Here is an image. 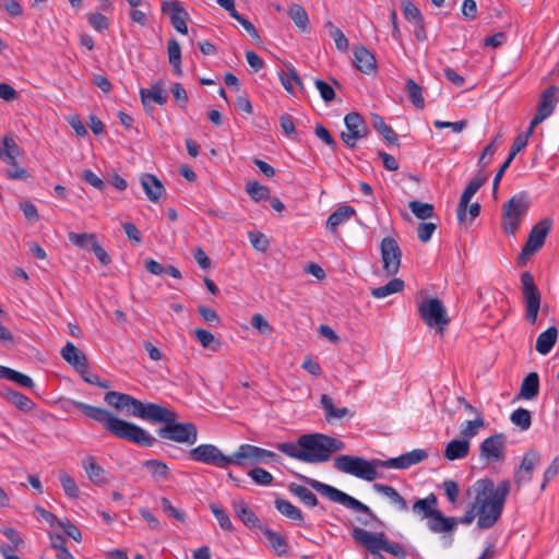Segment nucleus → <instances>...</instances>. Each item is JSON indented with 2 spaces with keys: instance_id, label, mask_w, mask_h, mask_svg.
<instances>
[{
  "instance_id": "40",
  "label": "nucleus",
  "mask_w": 559,
  "mask_h": 559,
  "mask_svg": "<svg viewBox=\"0 0 559 559\" xmlns=\"http://www.w3.org/2000/svg\"><path fill=\"white\" fill-rule=\"evenodd\" d=\"M3 396L22 412L27 413L35 407V403L29 397L13 389H7Z\"/></svg>"
},
{
  "instance_id": "61",
  "label": "nucleus",
  "mask_w": 559,
  "mask_h": 559,
  "mask_svg": "<svg viewBox=\"0 0 559 559\" xmlns=\"http://www.w3.org/2000/svg\"><path fill=\"white\" fill-rule=\"evenodd\" d=\"M559 474V454L551 461L549 466L546 468L543 481L540 485V490L544 491L546 489L547 484L552 480Z\"/></svg>"
},
{
  "instance_id": "32",
  "label": "nucleus",
  "mask_w": 559,
  "mask_h": 559,
  "mask_svg": "<svg viewBox=\"0 0 559 559\" xmlns=\"http://www.w3.org/2000/svg\"><path fill=\"white\" fill-rule=\"evenodd\" d=\"M373 489L377 492L384 495L390 500V502L397 508L399 511H408L409 507L407 501L392 486L376 483L373 484Z\"/></svg>"
},
{
  "instance_id": "16",
  "label": "nucleus",
  "mask_w": 559,
  "mask_h": 559,
  "mask_svg": "<svg viewBox=\"0 0 559 559\" xmlns=\"http://www.w3.org/2000/svg\"><path fill=\"white\" fill-rule=\"evenodd\" d=\"M162 12L166 14L173 27L180 34H188L187 21L189 13L178 0L165 1L162 4Z\"/></svg>"
},
{
  "instance_id": "31",
  "label": "nucleus",
  "mask_w": 559,
  "mask_h": 559,
  "mask_svg": "<svg viewBox=\"0 0 559 559\" xmlns=\"http://www.w3.org/2000/svg\"><path fill=\"white\" fill-rule=\"evenodd\" d=\"M274 506L282 515L294 521L298 525L304 524L305 519L301 510L298 507L294 506L288 500H285L283 498H276L274 500Z\"/></svg>"
},
{
  "instance_id": "25",
  "label": "nucleus",
  "mask_w": 559,
  "mask_h": 559,
  "mask_svg": "<svg viewBox=\"0 0 559 559\" xmlns=\"http://www.w3.org/2000/svg\"><path fill=\"white\" fill-rule=\"evenodd\" d=\"M540 462V454L535 450H528L525 452L519 472L515 475V481L521 483L522 480H531L532 472Z\"/></svg>"
},
{
  "instance_id": "2",
  "label": "nucleus",
  "mask_w": 559,
  "mask_h": 559,
  "mask_svg": "<svg viewBox=\"0 0 559 559\" xmlns=\"http://www.w3.org/2000/svg\"><path fill=\"white\" fill-rule=\"evenodd\" d=\"M73 405L86 417L102 424L104 429L115 437L147 448L153 447L156 442V439L141 426L118 418L105 408L83 402H73Z\"/></svg>"
},
{
  "instance_id": "49",
  "label": "nucleus",
  "mask_w": 559,
  "mask_h": 559,
  "mask_svg": "<svg viewBox=\"0 0 559 559\" xmlns=\"http://www.w3.org/2000/svg\"><path fill=\"white\" fill-rule=\"evenodd\" d=\"M408 207L419 219H427L435 216V207L430 203H424L417 200L411 201Z\"/></svg>"
},
{
  "instance_id": "14",
  "label": "nucleus",
  "mask_w": 559,
  "mask_h": 559,
  "mask_svg": "<svg viewBox=\"0 0 559 559\" xmlns=\"http://www.w3.org/2000/svg\"><path fill=\"white\" fill-rule=\"evenodd\" d=\"M383 270L386 275H395L401 266L402 251L397 241L392 237H384L380 245Z\"/></svg>"
},
{
  "instance_id": "36",
  "label": "nucleus",
  "mask_w": 559,
  "mask_h": 559,
  "mask_svg": "<svg viewBox=\"0 0 559 559\" xmlns=\"http://www.w3.org/2000/svg\"><path fill=\"white\" fill-rule=\"evenodd\" d=\"M469 452V442L468 440H452L450 441L444 449V457L449 461L460 460L467 456Z\"/></svg>"
},
{
  "instance_id": "53",
  "label": "nucleus",
  "mask_w": 559,
  "mask_h": 559,
  "mask_svg": "<svg viewBox=\"0 0 559 559\" xmlns=\"http://www.w3.org/2000/svg\"><path fill=\"white\" fill-rule=\"evenodd\" d=\"M325 27L329 28V35L335 41L336 48L341 51H346L348 49V39L344 33L338 27L334 26L331 21L325 23Z\"/></svg>"
},
{
  "instance_id": "20",
  "label": "nucleus",
  "mask_w": 559,
  "mask_h": 559,
  "mask_svg": "<svg viewBox=\"0 0 559 559\" xmlns=\"http://www.w3.org/2000/svg\"><path fill=\"white\" fill-rule=\"evenodd\" d=\"M428 456L427 452L423 449H415L413 451L401 454L397 457H392L389 460H383V463H380L382 467L385 468H395V469H406L413 465H416Z\"/></svg>"
},
{
  "instance_id": "42",
  "label": "nucleus",
  "mask_w": 559,
  "mask_h": 559,
  "mask_svg": "<svg viewBox=\"0 0 559 559\" xmlns=\"http://www.w3.org/2000/svg\"><path fill=\"white\" fill-rule=\"evenodd\" d=\"M0 378L8 379L24 388H33L34 381L27 374L0 365Z\"/></svg>"
},
{
  "instance_id": "48",
  "label": "nucleus",
  "mask_w": 559,
  "mask_h": 559,
  "mask_svg": "<svg viewBox=\"0 0 559 559\" xmlns=\"http://www.w3.org/2000/svg\"><path fill=\"white\" fill-rule=\"evenodd\" d=\"M486 421L483 417V415L476 416L474 420H465L461 425V436L464 438V440L471 439L475 437L478 433V430L483 427H485Z\"/></svg>"
},
{
  "instance_id": "55",
  "label": "nucleus",
  "mask_w": 559,
  "mask_h": 559,
  "mask_svg": "<svg viewBox=\"0 0 559 559\" xmlns=\"http://www.w3.org/2000/svg\"><path fill=\"white\" fill-rule=\"evenodd\" d=\"M511 421L522 430H527L532 425L531 412L525 408L515 409L510 417Z\"/></svg>"
},
{
  "instance_id": "62",
  "label": "nucleus",
  "mask_w": 559,
  "mask_h": 559,
  "mask_svg": "<svg viewBox=\"0 0 559 559\" xmlns=\"http://www.w3.org/2000/svg\"><path fill=\"white\" fill-rule=\"evenodd\" d=\"M160 506H162L163 511L168 516L174 518L175 520H177L179 522H185V520H186L185 513L181 510L174 507L168 498L163 497L160 499Z\"/></svg>"
},
{
  "instance_id": "29",
  "label": "nucleus",
  "mask_w": 559,
  "mask_h": 559,
  "mask_svg": "<svg viewBox=\"0 0 559 559\" xmlns=\"http://www.w3.org/2000/svg\"><path fill=\"white\" fill-rule=\"evenodd\" d=\"M371 126L377 130L388 145L400 146L399 135L385 123L384 119L378 114H371Z\"/></svg>"
},
{
  "instance_id": "21",
  "label": "nucleus",
  "mask_w": 559,
  "mask_h": 559,
  "mask_svg": "<svg viewBox=\"0 0 559 559\" xmlns=\"http://www.w3.org/2000/svg\"><path fill=\"white\" fill-rule=\"evenodd\" d=\"M231 506L235 514L243 523L245 526L249 528L263 527L260 525V519L258 515L249 508L245 500L235 499L233 500Z\"/></svg>"
},
{
  "instance_id": "23",
  "label": "nucleus",
  "mask_w": 559,
  "mask_h": 559,
  "mask_svg": "<svg viewBox=\"0 0 559 559\" xmlns=\"http://www.w3.org/2000/svg\"><path fill=\"white\" fill-rule=\"evenodd\" d=\"M82 466L93 484L102 486L108 483L107 472L95 461L94 456L86 455L82 460Z\"/></svg>"
},
{
  "instance_id": "7",
  "label": "nucleus",
  "mask_w": 559,
  "mask_h": 559,
  "mask_svg": "<svg viewBox=\"0 0 559 559\" xmlns=\"http://www.w3.org/2000/svg\"><path fill=\"white\" fill-rule=\"evenodd\" d=\"M104 401L117 411H126L128 415L147 420L150 408H154L156 403H143L134 396L117 391H109L105 394Z\"/></svg>"
},
{
  "instance_id": "5",
  "label": "nucleus",
  "mask_w": 559,
  "mask_h": 559,
  "mask_svg": "<svg viewBox=\"0 0 559 559\" xmlns=\"http://www.w3.org/2000/svg\"><path fill=\"white\" fill-rule=\"evenodd\" d=\"M380 463H383V460L373 459L369 461L360 456L344 454L334 460L333 466L338 472L353 475L366 481H373L379 477L377 468L382 467Z\"/></svg>"
},
{
  "instance_id": "44",
  "label": "nucleus",
  "mask_w": 559,
  "mask_h": 559,
  "mask_svg": "<svg viewBox=\"0 0 559 559\" xmlns=\"http://www.w3.org/2000/svg\"><path fill=\"white\" fill-rule=\"evenodd\" d=\"M477 191L478 189L476 188V185H473L472 182H469L464 189L456 210L459 223H463L466 219L469 201Z\"/></svg>"
},
{
  "instance_id": "30",
  "label": "nucleus",
  "mask_w": 559,
  "mask_h": 559,
  "mask_svg": "<svg viewBox=\"0 0 559 559\" xmlns=\"http://www.w3.org/2000/svg\"><path fill=\"white\" fill-rule=\"evenodd\" d=\"M140 96L144 107H147L150 102L165 105L168 99L167 92L163 90L160 82L153 84L151 88H141Z\"/></svg>"
},
{
  "instance_id": "9",
  "label": "nucleus",
  "mask_w": 559,
  "mask_h": 559,
  "mask_svg": "<svg viewBox=\"0 0 559 559\" xmlns=\"http://www.w3.org/2000/svg\"><path fill=\"white\" fill-rule=\"evenodd\" d=\"M298 444L302 449V462L316 464L329 461L324 433H304L298 438Z\"/></svg>"
},
{
  "instance_id": "27",
  "label": "nucleus",
  "mask_w": 559,
  "mask_h": 559,
  "mask_svg": "<svg viewBox=\"0 0 559 559\" xmlns=\"http://www.w3.org/2000/svg\"><path fill=\"white\" fill-rule=\"evenodd\" d=\"M427 527L435 534L452 533L456 528L453 516H445L440 510L427 521Z\"/></svg>"
},
{
  "instance_id": "51",
  "label": "nucleus",
  "mask_w": 559,
  "mask_h": 559,
  "mask_svg": "<svg viewBox=\"0 0 559 559\" xmlns=\"http://www.w3.org/2000/svg\"><path fill=\"white\" fill-rule=\"evenodd\" d=\"M68 238L74 246L86 250H90V248L93 247V243L97 242L95 234H78L71 231L69 233Z\"/></svg>"
},
{
  "instance_id": "45",
  "label": "nucleus",
  "mask_w": 559,
  "mask_h": 559,
  "mask_svg": "<svg viewBox=\"0 0 559 559\" xmlns=\"http://www.w3.org/2000/svg\"><path fill=\"white\" fill-rule=\"evenodd\" d=\"M405 92L416 108L423 109L425 107V99L423 97V87L413 79H407L405 82Z\"/></svg>"
},
{
  "instance_id": "43",
  "label": "nucleus",
  "mask_w": 559,
  "mask_h": 559,
  "mask_svg": "<svg viewBox=\"0 0 559 559\" xmlns=\"http://www.w3.org/2000/svg\"><path fill=\"white\" fill-rule=\"evenodd\" d=\"M404 288V281L401 278H392L385 285L379 286L371 289V295L377 298L381 299L384 297H388L392 294L400 293Z\"/></svg>"
},
{
  "instance_id": "56",
  "label": "nucleus",
  "mask_w": 559,
  "mask_h": 559,
  "mask_svg": "<svg viewBox=\"0 0 559 559\" xmlns=\"http://www.w3.org/2000/svg\"><path fill=\"white\" fill-rule=\"evenodd\" d=\"M210 509L212 513L214 514L215 519L217 520L219 526L222 530L231 532L234 530V525L229 519V515L226 513V511L218 504L211 503Z\"/></svg>"
},
{
  "instance_id": "8",
  "label": "nucleus",
  "mask_w": 559,
  "mask_h": 559,
  "mask_svg": "<svg viewBox=\"0 0 559 559\" xmlns=\"http://www.w3.org/2000/svg\"><path fill=\"white\" fill-rule=\"evenodd\" d=\"M418 313L429 328H436L443 333L450 323L447 309L441 299L437 297L426 298L418 305Z\"/></svg>"
},
{
  "instance_id": "12",
  "label": "nucleus",
  "mask_w": 559,
  "mask_h": 559,
  "mask_svg": "<svg viewBox=\"0 0 559 559\" xmlns=\"http://www.w3.org/2000/svg\"><path fill=\"white\" fill-rule=\"evenodd\" d=\"M522 293L525 304V318L531 324H535L540 309V293L530 272L521 274Z\"/></svg>"
},
{
  "instance_id": "22",
  "label": "nucleus",
  "mask_w": 559,
  "mask_h": 559,
  "mask_svg": "<svg viewBox=\"0 0 559 559\" xmlns=\"http://www.w3.org/2000/svg\"><path fill=\"white\" fill-rule=\"evenodd\" d=\"M354 63L362 73L371 74L377 71L374 56L364 46H358L354 49Z\"/></svg>"
},
{
  "instance_id": "24",
  "label": "nucleus",
  "mask_w": 559,
  "mask_h": 559,
  "mask_svg": "<svg viewBox=\"0 0 559 559\" xmlns=\"http://www.w3.org/2000/svg\"><path fill=\"white\" fill-rule=\"evenodd\" d=\"M61 357L78 371L88 367L86 355L73 343L68 342L60 352Z\"/></svg>"
},
{
  "instance_id": "59",
  "label": "nucleus",
  "mask_w": 559,
  "mask_h": 559,
  "mask_svg": "<svg viewBox=\"0 0 559 559\" xmlns=\"http://www.w3.org/2000/svg\"><path fill=\"white\" fill-rule=\"evenodd\" d=\"M276 449L278 451H281L282 453L293 457V459H296V460H299L302 462V449L300 448V445L298 444V441L296 443L294 442H280L277 443L276 445Z\"/></svg>"
},
{
  "instance_id": "11",
  "label": "nucleus",
  "mask_w": 559,
  "mask_h": 559,
  "mask_svg": "<svg viewBox=\"0 0 559 559\" xmlns=\"http://www.w3.org/2000/svg\"><path fill=\"white\" fill-rule=\"evenodd\" d=\"M234 465L247 466L260 463L278 462V455L270 450L243 443L233 453Z\"/></svg>"
},
{
  "instance_id": "10",
  "label": "nucleus",
  "mask_w": 559,
  "mask_h": 559,
  "mask_svg": "<svg viewBox=\"0 0 559 559\" xmlns=\"http://www.w3.org/2000/svg\"><path fill=\"white\" fill-rule=\"evenodd\" d=\"M189 460L203 463L217 468H226L234 465L233 454H224L216 445L211 443L200 444L188 452Z\"/></svg>"
},
{
  "instance_id": "60",
  "label": "nucleus",
  "mask_w": 559,
  "mask_h": 559,
  "mask_svg": "<svg viewBox=\"0 0 559 559\" xmlns=\"http://www.w3.org/2000/svg\"><path fill=\"white\" fill-rule=\"evenodd\" d=\"M59 480L61 483V486H62L66 495L69 498H78L79 497V487H78L74 478H72L67 473H61L59 475Z\"/></svg>"
},
{
  "instance_id": "47",
  "label": "nucleus",
  "mask_w": 559,
  "mask_h": 559,
  "mask_svg": "<svg viewBox=\"0 0 559 559\" xmlns=\"http://www.w3.org/2000/svg\"><path fill=\"white\" fill-rule=\"evenodd\" d=\"M288 15L298 28L302 32L307 31L309 26V17L304 7L293 3L288 9Z\"/></svg>"
},
{
  "instance_id": "19",
  "label": "nucleus",
  "mask_w": 559,
  "mask_h": 559,
  "mask_svg": "<svg viewBox=\"0 0 559 559\" xmlns=\"http://www.w3.org/2000/svg\"><path fill=\"white\" fill-rule=\"evenodd\" d=\"M506 436L496 433L486 438L479 447L480 456L488 461H502L504 459Z\"/></svg>"
},
{
  "instance_id": "35",
  "label": "nucleus",
  "mask_w": 559,
  "mask_h": 559,
  "mask_svg": "<svg viewBox=\"0 0 559 559\" xmlns=\"http://www.w3.org/2000/svg\"><path fill=\"white\" fill-rule=\"evenodd\" d=\"M320 404L329 423L333 419H342L349 414L347 407H335L332 397L328 394L321 395Z\"/></svg>"
},
{
  "instance_id": "39",
  "label": "nucleus",
  "mask_w": 559,
  "mask_h": 559,
  "mask_svg": "<svg viewBox=\"0 0 559 559\" xmlns=\"http://www.w3.org/2000/svg\"><path fill=\"white\" fill-rule=\"evenodd\" d=\"M288 490L292 495L296 496L306 507L314 508L319 504L317 496L305 486L290 483L288 485Z\"/></svg>"
},
{
  "instance_id": "13",
  "label": "nucleus",
  "mask_w": 559,
  "mask_h": 559,
  "mask_svg": "<svg viewBox=\"0 0 559 559\" xmlns=\"http://www.w3.org/2000/svg\"><path fill=\"white\" fill-rule=\"evenodd\" d=\"M344 123L347 129V132L341 133V139L350 148L356 146V141L367 138L369 134V129L364 120L362 116L357 111L348 112L344 117Z\"/></svg>"
},
{
  "instance_id": "58",
  "label": "nucleus",
  "mask_w": 559,
  "mask_h": 559,
  "mask_svg": "<svg viewBox=\"0 0 559 559\" xmlns=\"http://www.w3.org/2000/svg\"><path fill=\"white\" fill-rule=\"evenodd\" d=\"M402 11L404 17L411 22L415 23L424 19L420 10L409 0H402Z\"/></svg>"
},
{
  "instance_id": "37",
  "label": "nucleus",
  "mask_w": 559,
  "mask_h": 559,
  "mask_svg": "<svg viewBox=\"0 0 559 559\" xmlns=\"http://www.w3.org/2000/svg\"><path fill=\"white\" fill-rule=\"evenodd\" d=\"M558 337L556 326H550L540 333L536 340V350L542 355H547L555 346Z\"/></svg>"
},
{
  "instance_id": "54",
  "label": "nucleus",
  "mask_w": 559,
  "mask_h": 559,
  "mask_svg": "<svg viewBox=\"0 0 559 559\" xmlns=\"http://www.w3.org/2000/svg\"><path fill=\"white\" fill-rule=\"evenodd\" d=\"M22 154L21 147L16 144L13 138L4 136L2 145L0 146V159L5 157H19Z\"/></svg>"
},
{
  "instance_id": "41",
  "label": "nucleus",
  "mask_w": 559,
  "mask_h": 559,
  "mask_svg": "<svg viewBox=\"0 0 559 559\" xmlns=\"http://www.w3.org/2000/svg\"><path fill=\"white\" fill-rule=\"evenodd\" d=\"M168 61L173 67L174 74L182 75L181 69V48L177 39L171 38L168 40L167 46Z\"/></svg>"
},
{
  "instance_id": "28",
  "label": "nucleus",
  "mask_w": 559,
  "mask_h": 559,
  "mask_svg": "<svg viewBox=\"0 0 559 559\" xmlns=\"http://www.w3.org/2000/svg\"><path fill=\"white\" fill-rule=\"evenodd\" d=\"M437 506L438 499L436 495L430 493L424 499L416 500L412 507V511L421 520H430L431 516H433L436 512L439 510Z\"/></svg>"
},
{
  "instance_id": "46",
  "label": "nucleus",
  "mask_w": 559,
  "mask_h": 559,
  "mask_svg": "<svg viewBox=\"0 0 559 559\" xmlns=\"http://www.w3.org/2000/svg\"><path fill=\"white\" fill-rule=\"evenodd\" d=\"M143 467L147 468L156 480H167L169 477V468L163 461L147 460L143 462Z\"/></svg>"
},
{
  "instance_id": "63",
  "label": "nucleus",
  "mask_w": 559,
  "mask_h": 559,
  "mask_svg": "<svg viewBox=\"0 0 559 559\" xmlns=\"http://www.w3.org/2000/svg\"><path fill=\"white\" fill-rule=\"evenodd\" d=\"M249 239L254 249L261 252L269 249L270 241L264 234L260 231H249Z\"/></svg>"
},
{
  "instance_id": "3",
  "label": "nucleus",
  "mask_w": 559,
  "mask_h": 559,
  "mask_svg": "<svg viewBox=\"0 0 559 559\" xmlns=\"http://www.w3.org/2000/svg\"><path fill=\"white\" fill-rule=\"evenodd\" d=\"M178 415L175 411L163 405L155 404L154 408H150V417L147 421L154 424H164L156 432L167 440L178 443L194 444L198 440V429L192 423H178Z\"/></svg>"
},
{
  "instance_id": "26",
  "label": "nucleus",
  "mask_w": 559,
  "mask_h": 559,
  "mask_svg": "<svg viewBox=\"0 0 559 559\" xmlns=\"http://www.w3.org/2000/svg\"><path fill=\"white\" fill-rule=\"evenodd\" d=\"M140 182L145 195L151 202H157L165 192L162 181L155 175L143 174L140 178Z\"/></svg>"
},
{
  "instance_id": "4",
  "label": "nucleus",
  "mask_w": 559,
  "mask_h": 559,
  "mask_svg": "<svg viewBox=\"0 0 559 559\" xmlns=\"http://www.w3.org/2000/svg\"><path fill=\"white\" fill-rule=\"evenodd\" d=\"M299 478L310 488L326 497L329 500L340 503L354 511L366 514L368 519H358L362 525L367 526L370 525L371 522H374L377 525L383 526V522L377 516V514L367 504L362 503L356 498L314 478H310L304 475H299Z\"/></svg>"
},
{
  "instance_id": "38",
  "label": "nucleus",
  "mask_w": 559,
  "mask_h": 559,
  "mask_svg": "<svg viewBox=\"0 0 559 559\" xmlns=\"http://www.w3.org/2000/svg\"><path fill=\"white\" fill-rule=\"evenodd\" d=\"M539 392V377L537 372H530L522 381L520 396L525 400H533Z\"/></svg>"
},
{
  "instance_id": "52",
  "label": "nucleus",
  "mask_w": 559,
  "mask_h": 559,
  "mask_svg": "<svg viewBox=\"0 0 559 559\" xmlns=\"http://www.w3.org/2000/svg\"><path fill=\"white\" fill-rule=\"evenodd\" d=\"M194 335L197 336V340L204 348H210L212 350L219 349L221 342L216 340L215 336L207 330L197 329L194 330Z\"/></svg>"
},
{
  "instance_id": "1",
  "label": "nucleus",
  "mask_w": 559,
  "mask_h": 559,
  "mask_svg": "<svg viewBox=\"0 0 559 559\" xmlns=\"http://www.w3.org/2000/svg\"><path fill=\"white\" fill-rule=\"evenodd\" d=\"M475 500L462 518H454L457 524L469 525L478 515L477 525L480 530L492 527L501 518L503 507L511 489V483L504 479L495 487L490 478H481L474 483Z\"/></svg>"
},
{
  "instance_id": "57",
  "label": "nucleus",
  "mask_w": 559,
  "mask_h": 559,
  "mask_svg": "<svg viewBox=\"0 0 559 559\" xmlns=\"http://www.w3.org/2000/svg\"><path fill=\"white\" fill-rule=\"evenodd\" d=\"M249 477L260 486H269L273 483V475L262 467H253L248 473Z\"/></svg>"
},
{
  "instance_id": "50",
  "label": "nucleus",
  "mask_w": 559,
  "mask_h": 559,
  "mask_svg": "<svg viewBox=\"0 0 559 559\" xmlns=\"http://www.w3.org/2000/svg\"><path fill=\"white\" fill-rule=\"evenodd\" d=\"M246 192L254 202L270 199V189L258 181H249L246 185Z\"/></svg>"
},
{
  "instance_id": "18",
  "label": "nucleus",
  "mask_w": 559,
  "mask_h": 559,
  "mask_svg": "<svg viewBox=\"0 0 559 559\" xmlns=\"http://www.w3.org/2000/svg\"><path fill=\"white\" fill-rule=\"evenodd\" d=\"M558 93L559 88L556 85H550L542 93L537 110L534 116L535 123H542L554 112L557 104L559 103Z\"/></svg>"
},
{
  "instance_id": "15",
  "label": "nucleus",
  "mask_w": 559,
  "mask_h": 559,
  "mask_svg": "<svg viewBox=\"0 0 559 559\" xmlns=\"http://www.w3.org/2000/svg\"><path fill=\"white\" fill-rule=\"evenodd\" d=\"M352 537L356 543L365 547L371 555H379L382 550H385L386 538L383 532L378 534L370 533L360 527H354L352 530Z\"/></svg>"
},
{
  "instance_id": "34",
  "label": "nucleus",
  "mask_w": 559,
  "mask_h": 559,
  "mask_svg": "<svg viewBox=\"0 0 559 559\" xmlns=\"http://www.w3.org/2000/svg\"><path fill=\"white\" fill-rule=\"evenodd\" d=\"M356 214V211L350 205H342L337 207L329 217L326 221V228L331 231H335L336 228L348 221L350 217H353Z\"/></svg>"
},
{
  "instance_id": "33",
  "label": "nucleus",
  "mask_w": 559,
  "mask_h": 559,
  "mask_svg": "<svg viewBox=\"0 0 559 559\" xmlns=\"http://www.w3.org/2000/svg\"><path fill=\"white\" fill-rule=\"evenodd\" d=\"M260 530L277 556L283 557L288 554V543L282 534L264 526L260 527Z\"/></svg>"
},
{
  "instance_id": "17",
  "label": "nucleus",
  "mask_w": 559,
  "mask_h": 559,
  "mask_svg": "<svg viewBox=\"0 0 559 559\" xmlns=\"http://www.w3.org/2000/svg\"><path fill=\"white\" fill-rule=\"evenodd\" d=\"M552 224L554 221L550 217H545L532 227L525 242L526 251L537 252L543 248Z\"/></svg>"
},
{
  "instance_id": "64",
  "label": "nucleus",
  "mask_w": 559,
  "mask_h": 559,
  "mask_svg": "<svg viewBox=\"0 0 559 559\" xmlns=\"http://www.w3.org/2000/svg\"><path fill=\"white\" fill-rule=\"evenodd\" d=\"M314 85L325 103H331L334 100L335 92L332 85L320 79L314 80Z\"/></svg>"
},
{
  "instance_id": "6",
  "label": "nucleus",
  "mask_w": 559,
  "mask_h": 559,
  "mask_svg": "<svg viewBox=\"0 0 559 559\" xmlns=\"http://www.w3.org/2000/svg\"><path fill=\"white\" fill-rule=\"evenodd\" d=\"M530 206L531 200L526 191H521L508 200L502 213V228L506 234L513 236L516 233Z\"/></svg>"
}]
</instances>
